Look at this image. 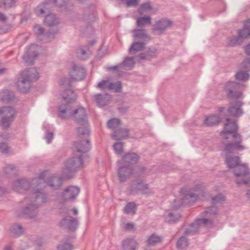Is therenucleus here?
<instances>
[{
  "label": "nucleus",
  "instance_id": "nucleus-52",
  "mask_svg": "<svg viewBox=\"0 0 250 250\" xmlns=\"http://www.w3.org/2000/svg\"><path fill=\"white\" fill-rule=\"evenodd\" d=\"M240 68L242 69H246L247 71L250 70V59L246 58L240 64Z\"/></svg>",
  "mask_w": 250,
  "mask_h": 250
},
{
  "label": "nucleus",
  "instance_id": "nucleus-25",
  "mask_svg": "<svg viewBox=\"0 0 250 250\" xmlns=\"http://www.w3.org/2000/svg\"><path fill=\"white\" fill-rule=\"evenodd\" d=\"M129 130L126 128L119 127L115 130L111 135L112 139L116 140H121L128 138Z\"/></svg>",
  "mask_w": 250,
  "mask_h": 250
},
{
  "label": "nucleus",
  "instance_id": "nucleus-48",
  "mask_svg": "<svg viewBox=\"0 0 250 250\" xmlns=\"http://www.w3.org/2000/svg\"><path fill=\"white\" fill-rule=\"evenodd\" d=\"M11 230L13 233L20 235L23 232L24 229L21 225L14 224L12 226Z\"/></svg>",
  "mask_w": 250,
  "mask_h": 250
},
{
  "label": "nucleus",
  "instance_id": "nucleus-3",
  "mask_svg": "<svg viewBox=\"0 0 250 250\" xmlns=\"http://www.w3.org/2000/svg\"><path fill=\"white\" fill-rule=\"evenodd\" d=\"M39 78L38 73L35 68H30L23 71L16 83L18 89L22 93H26L31 87V83Z\"/></svg>",
  "mask_w": 250,
  "mask_h": 250
},
{
  "label": "nucleus",
  "instance_id": "nucleus-20",
  "mask_svg": "<svg viewBox=\"0 0 250 250\" xmlns=\"http://www.w3.org/2000/svg\"><path fill=\"white\" fill-rule=\"evenodd\" d=\"M231 106L229 108L228 112L229 116L239 117L243 114L241 106L243 103L240 101H236L230 103Z\"/></svg>",
  "mask_w": 250,
  "mask_h": 250
},
{
  "label": "nucleus",
  "instance_id": "nucleus-19",
  "mask_svg": "<svg viewBox=\"0 0 250 250\" xmlns=\"http://www.w3.org/2000/svg\"><path fill=\"white\" fill-rule=\"evenodd\" d=\"M85 70L81 66L73 64L72 70L69 74L72 79L75 81H81L83 80L85 76Z\"/></svg>",
  "mask_w": 250,
  "mask_h": 250
},
{
  "label": "nucleus",
  "instance_id": "nucleus-4",
  "mask_svg": "<svg viewBox=\"0 0 250 250\" xmlns=\"http://www.w3.org/2000/svg\"><path fill=\"white\" fill-rule=\"evenodd\" d=\"M83 155L77 154L74 152L73 155L68 159L62 171V176L65 178H72L73 173L83 165Z\"/></svg>",
  "mask_w": 250,
  "mask_h": 250
},
{
  "label": "nucleus",
  "instance_id": "nucleus-21",
  "mask_svg": "<svg viewBox=\"0 0 250 250\" xmlns=\"http://www.w3.org/2000/svg\"><path fill=\"white\" fill-rule=\"evenodd\" d=\"M29 182L25 179H20L15 181L13 185V189L19 193H23L30 188Z\"/></svg>",
  "mask_w": 250,
  "mask_h": 250
},
{
  "label": "nucleus",
  "instance_id": "nucleus-14",
  "mask_svg": "<svg viewBox=\"0 0 250 250\" xmlns=\"http://www.w3.org/2000/svg\"><path fill=\"white\" fill-rule=\"evenodd\" d=\"M75 121L81 125H87V114L85 109L80 106L76 109H73L72 117Z\"/></svg>",
  "mask_w": 250,
  "mask_h": 250
},
{
  "label": "nucleus",
  "instance_id": "nucleus-6",
  "mask_svg": "<svg viewBox=\"0 0 250 250\" xmlns=\"http://www.w3.org/2000/svg\"><path fill=\"white\" fill-rule=\"evenodd\" d=\"M226 162L229 168H233L234 174L237 177H240L248 172V166L243 164L238 156H228L226 158Z\"/></svg>",
  "mask_w": 250,
  "mask_h": 250
},
{
  "label": "nucleus",
  "instance_id": "nucleus-45",
  "mask_svg": "<svg viewBox=\"0 0 250 250\" xmlns=\"http://www.w3.org/2000/svg\"><path fill=\"white\" fill-rule=\"evenodd\" d=\"M113 85L112 83H110L108 80H102L97 84V88L102 90L108 89L110 90Z\"/></svg>",
  "mask_w": 250,
  "mask_h": 250
},
{
  "label": "nucleus",
  "instance_id": "nucleus-37",
  "mask_svg": "<svg viewBox=\"0 0 250 250\" xmlns=\"http://www.w3.org/2000/svg\"><path fill=\"white\" fill-rule=\"evenodd\" d=\"M0 100L3 102L8 103L14 99V94L8 90H4L0 93Z\"/></svg>",
  "mask_w": 250,
  "mask_h": 250
},
{
  "label": "nucleus",
  "instance_id": "nucleus-26",
  "mask_svg": "<svg viewBox=\"0 0 250 250\" xmlns=\"http://www.w3.org/2000/svg\"><path fill=\"white\" fill-rule=\"evenodd\" d=\"M139 156L135 153H128L124 155L123 158L119 161H123V163L125 165L135 164L139 161Z\"/></svg>",
  "mask_w": 250,
  "mask_h": 250
},
{
  "label": "nucleus",
  "instance_id": "nucleus-7",
  "mask_svg": "<svg viewBox=\"0 0 250 250\" xmlns=\"http://www.w3.org/2000/svg\"><path fill=\"white\" fill-rule=\"evenodd\" d=\"M16 115L17 112L13 107L9 106L0 107V125L2 128L4 129H7L9 128L14 122Z\"/></svg>",
  "mask_w": 250,
  "mask_h": 250
},
{
  "label": "nucleus",
  "instance_id": "nucleus-38",
  "mask_svg": "<svg viewBox=\"0 0 250 250\" xmlns=\"http://www.w3.org/2000/svg\"><path fill=\"white\" fill-rule=\"evenodd\" d=\"M189 241L185 236H181L177 241L176 246L179 250H183L188 246Z\"/></svg>",
  "mask_w": 250,
  "mask_h": 250
},
{
  "label": "nucleus",
  "instance_id": "nucleus-2",
  "mask_svg": "<svg viewBox=\"0 0 250 250\" xmlns=\"http://www.w3.org/2000/svg\"><path fill=\"white\" fill-rule=\"evenodd\" d=\"M46 194L42 192L41 190L35 191L31 199V204H28L23 210V215L26 218H34L38 213V208L41 204L46 201Z\"/></svg>",
  "mask_w": 250,
  "mask_h": 250
},
{
  "label": "nucleus",
  "instance_id": "nucleus-17",
  "mask_svg": "<svg viewBox=\"0 0 250 250\" xmlns=\"http://www.w3.org/2000/svg\"><path fill=\"white\" fill-rule=\"evenodd\" d=\"M37 56V46L32 45L28 47L22 58L27 65H30L33 64L34 59Z\"/></svg>",
  "mask_w": 250,
  "mask_h": 250
},
{
  "label": "nucleus",
  "instance_id": "nucleus-54",
  "mask_svg": "<svg viewBox=\"0 0 250 250\" xmlns=\"http://www.w3.org/2000/svg\"><path fill=\"white\" fill-rule=\"evenodd\" d=\"M127 7L136 6L139 5L140 0H121Z\"/></svg>",
  "mask_w": 250,
  "mask_h": 250
},
{
  "label": "nucleus",
  "instance_id": "nucleus-24",
  "mask_svg": "<svg viewBox=\"0 0 250 250\" xmlns=\"http://www.w3.org/2000/svg\"><path fill=\"white\" fill-rule=\"evenodd\" d=\"M138 243L134 238H127L122 242L123 250H136Z\"/></svg>",
  "mask_w": 250,
  "mask_h": 250
},
{
  "label": "nucleus",
  "instance_id": "nucleus-53",
  "mask_svg": "<svg viewBox=\"0 0 250 250\" xmlns=\"http://www.w3.org/2000/svg\"><path fill=\"white\" fill-rule=\"evenodd\" d=\"M72 248V245L67 242L60 244L57 247L58 250H71Z\"/></svg>",
  "mask_w": 250,
  "mask_h": 250
},
{
  "label": "nucleus",
  "instance_id": "nucleus-39",
  "mask_svg": "<svg viewBox=\"0 0 250 250\" xmlns=\"http://www.w3.org/2000/svg\"><path fill=\"white\" fill-rule=\"evenodd\" d=\"M137 209L136 205L134 202H129L125 207L124 212L127 214L134 215Z\"/></svg>",
  "mask_w": 250,
  "mask_h": 250
},
{
  "label": "nucleus",
  "instance_id": "nucleus-18",
  "mask_svg": "<svg viewBox=\"0 0 250 250\" xmlns=\"http://www.w3.org/2000/svg\"><path fill=\"white\" fill-rule=\"evenodd\" d=\"M80 192V188L76 186H70L66 188L62 195V197L65 201L74 200Z\"/></svg>",
  "mask_w": 250,
  "mask_h": 250
},
{
  "label": "nucleus",
  "instance_id": "nucleus-29",
  "mask_svg": "<svg viewBox=\"0 0 250 250\" xmlns=\"http://www.w3.org/2000/svg\"><path fill=\"white\" fill-rule=\"evenodd\" d=\"M132 32L134 33V37L137 39L143 40L145 41L150 40V37L146 33V31L144 29H135Z\"/></svg>",
  "mask_w": 250,
  "mask_h": 250
},
{
  "label": "nucleus",
  "instance_id": "nucleus-10",
  "mask_svg": "<svg viewBox=\"0 0 250 250\" xmlns=\"http://www.w3.org/2000/svg\"><path fill=\"white\" fill-rule=\"evenodd\" d=\"M214 225V222L212 219L207 218H200L196 220L195 223H192L190 225L189 229H187L184 232L185 235L193 234L196 233L199 228L202 225H206L208 227H212Z\"/></svg>",
  "mask_w": 250,
  "mask_h": 250
},
{
  "label": "nucleus",
  "instance_id": "nucleus-42",
  "mask_svg": "<svg viewBox=\"0 0 250 250\" xmlns=\"http://www.w3.org/2000/svg\"><path fill=\"white\" fill-rule=\"evenodd\" d=\"M240 177H243L242 180H240L238 178L239 177H237L235 180L236 183L238 185H240L243 183L250 187V173H249V170H248L247 174L242 175Z\"/></svg>",
  "mask_w": 250,
  "mask_h": 250
},
{
  "label": "nucleus",
  "instance_id": "nucleus-13",
  "mask_svg": "<svg viewBox=\"0 0 250 250\" xmlns=\"http://www.w3.org/2000/svg\"><path fill=\"white\" fill-rule=\"evenodd\" d=\"M172 25V21L167 18H163L155 22L152 31L157 34H163L168 28Z\"/></svg>",
  "mask_w": 250,
  "mask_h": 250
},
{
  "label": "nucleus",
  "instance_id": "nucleus-9",
  "mask_svg": "<svg viewBox=\"0 0 250 250\" xmlns=\"http://www.w3.org/2000/svg\"><path fill=\"white\" fill-rule=\"evenodd\" d=\"M118 176L121 183H124L130 178L133 172V168L130 165H125L123 161H118Z\"/></svg>",
  "mask_w": 250,
  "mask_h": 250
},
{
  "label": "nucleus",
  "instance_id": "nucleus-51",
  "mask_svg": "<svg viewBox=\"0 0 250 250\" xmlns=\"http://www.w3.org/2000/svg\"><path fill=\"white\" fill-rule=\"evenodd\" d=\"M114 149L118 154H122L123 153V143L122 142L116 143L114 146Z\"/></svg>",
  "mask_w": 250,
  "mask_h": 250
},
{
  "label": "nucleus",
  "instance_id": "nucleus-50",
  "mask_svg": "<svg viewBox=\"0 0 250 250\" xmlns=\"http://www.w3.org/2000/svg\"><path fill=\"white\" fill-rule=\"evenodd\" d=\"M3 170L6 174H16L17 172L16 167L11 165L6 166L4 168Z\"/></svg>",
  "mask_w": 250,
  "mask_h": 250
},
{
  "label": "nucleus",
  "instance_id": "nucleus-8",
  "mask_svg": "<svg viewBox=\"0 0 250 250\" xmlns=\"http://www.w3.org/2000/svg\"><path fill=\"white\" fill-rule=\"evenodd\" d=\"M128 190L131 194L135 195L139 193L150 195L153 194L154 191L150 189L148 184L144 183L141 180H135L131 181Z\"/></svg>",
  "mask_w": 250,
  "mask_h": 250
},
{
  "label": "nucleus",
  "instance_id": "nucleus-15",
  "mask_svg": "<svg viewBox=\"0 0 250 250\" xmlns=\"http://www.w3.org/2000/svg\"><path fill=\"white\" fill-rule=\"evenodd\" d=\"M91 148L90 141L88 139L78 141L74 143L73 150L77 154H82L88 152Z\"/></svg>",
  "mask_w": 250,
  "mask_h": 250
},
{
  "label": "nucleus",
  "instance_id": "nucleus-46",
  "mask_svg": "<svg viewBox=\"0 0 250 250\" xmlns=\"http://www.w3.org/2000/svg\"><path fill=\"white\" fill-rule=\"evenodd\" d=\"M249 77L250 74L247 71L240 70L235 74L236 79L240 81H247Z\"/></svg>",
  "mask_w": 250,
  "mask_h": 250
},
{
  "label": "nucleus",
  "instance_id": "nucleus-56",
  "mask_svg": "<svg viewBox=\"0 0 250 250\" xmlns=\"http://www.w3.org/2000/svg\"><path fill=\"white\" fill-rule=\"evenodd\" d=\"M72 81L68 78H63L60 80V84L66 87L71 86Z\"/></svg>",
  "mask_w": 250,
  "mask_h": 250
},
{
  "label": "nucleus",
  "instance_id": "nucleus-40",
  "mask_svg": "<svg viewBox=\"0 0 250 250\" xmlns=\"http://www.w3.org/2000/svg\"><path fill=\"white\" fill-rule=\"evenodd\" d=\"M151 23V18L149 16L141 17L137 19L136 24L138 27H143L146 24Z\"/></svg>",
  "mask_w": 250,
  "mask_h": 250
},
{
  "label": "nucleus",
  "instance_id": "nucleus-5",
  "mask_svg": "<svg viewBox=\"0 0 250 250\" xmlns=\"http://www.w3.org/2000/svg\"><path fill=\"white\" fill-rule=\"evenodd\" d=\"M44 179L42 174L39 177L32 180V185L34 187H40V188L36 190H41L42 192H43L41 188L45 187L46 185L50 187L52 189L56 190L58 189L63 183L62 179L59 176H51L46 182H45Z\"/></svg>",
  "mask_w": 250,
  "mask_h": 250
},
{
  "label": "nucleus",
  "instance_id": "nucleus-28",
  "mask_svg": "<svg viewBox=\"0 0 250 250\" xmlns=\"http://www.w3.org/2000/svg\"><path fill=\"white\" fill-rule=\"evenodd\" d=\"M238 36L243 42L244 40L250 36V19L247 20L244 24V28L237 31Z\"/></svg>",
  "mask_w": 250,
  "mask_h": 250
},
{
  "label": "nucleus",
  "instance_id": "nucleus-35",
  "mask_svg": "<svg viewBox=\"0 0 250 250\" xmlns=\"http://www.w3.org/2000/svg\"><path fill=\"white\" fill-rule=\"evenodd\" d=\"M162 241V237L159 235L153 233L147 238L146 243L148 246H154Z\"/></svg>",
  "mask_w": 250,
  "mask_h": 250
},
{
  "label": "nucleus",
  "instance_id": "nucleus-43",
  "mask_svg": "<svg viewBox=\"0 0 250 250\" xmlns=\"http://www.w3.org/2000/svg\"><path fill=\"white\" fill-rule=\"evenodd\" d=\"M121 124V121L117 118H113L109 120L107 122V126L108 128L112 129L114 131L119 128Z\"/></svg>",
  "mask_w": 250,
  "mask_h": 250
},
{
  "label": "nucleus",
  "instance_id": "nucleus-44",
  "mask_svg": "<svg viewBox=\"0 0 250 250\" xmlns=\"http://www.w3.org/2000/svg\"><path fill=\"white\" fill-rule=\"evenodd\" d=\"M242 39L238 36H233L228 38V44L229 46H234L242 43Z\"/></svg>",
  "mask_w": 250,
  "mask_h": 250
},
{
  "label": "nucleus",
  "instance_id": "nucleus-34",
  "mask_svg": "<svg viewBox=\"0 0 250 250\" xmlns=\"http://www.w3.org/2000/svg\"><path fill=\"white\" fill-rule=\"evenodd\" d=\"M217 208L216 207L212 206L207 208L206 210L202 213L203 216L208 218H214L217 214ZM208 219H209L208 218Z\"/></svg>",
  "mask_w": 250,
  "mask_h": 250
},
{
  "label": "nucleus",
  "instance_id": "nucleus-60",
  "mask_svg": "<svg viewBox=\"0 0 250 250\" xmlns=\"http://www.w3.org/2000/svg\"><path fill=\"white\" fill-rule=\"evenodd\" d=\"M12 26L10 24H7L0 26V34H5L11 28Z\"/></svg>",
  "mask_w": 250,
  "mask_h": 250
},
{
  "label": "nucleus",
  "instance_id": "nucleus-11",
  "mask_svg": "<svg viewBox=\"0 0 250 250\" xmlns=\"http://www.w3.org/2000/svg\"><path fill=\"white\" fill-rule=\"evenodd\" d=\"M47 2H44L42 5H38L35 9L36 14L39 16L49 12L51 4H57L61 6L68 0H46Z\"/></svg>",
  "mask_w": 250,
  "mask_h": 250
},
{
  "label": "nucleus",
  "instance_id": "nucleus-22",
  "mask_svg": "<svg viewBox=\"0 0 250 250\" xmlns=\"http://www.w3.org/2000/svg\"><path fill=\"white\" fill-rule=\"evenodd\" d=\"M71 106L69 104H62L59 106L58 116L62 119H68L72 117Z\"/></svg>",
  "mask_w": 250,
  "mask_h": 250
},
{
  "label": "nucleus",
  "instance_id": "nucleus-36",
  "mask_svg": "<svg viewBox=\"0 0 250 250\" xmlns=\"http://www.w3.org/2000/svg\"><path fill=\"white\" fill-rule=\"evenodd\" d=\"M146 43L144 42H134L129 49V52L131 54H134L144 48Z\"/></svg>",
  "mask_w": 250,
  "mask_h": 250
},
{
  "label": "nucleus",
  "instance_id": "nucleus-31",
  "mask_svg": "<svg viewBox=\"0 0 250 250\" xmlns=\"http://www.w3.org/2000/svg\"><path fill=\"white\" fill-rule=\"evenodd\" d=\"M44 22L48 26H54L60 23V20L55 15L51 14L45 17Z\"/></svg>",
  "mask_w": 250,
  "mask_h": 250
},
{
  "label": "nucleus",
  "instance_id": "nucleus-62",
  "mask_svg": "<svg viewBox=\"0 0 250 250\" xmlns=\"http://www.w3.org/2000/svg\"><path fill=\"white\" fill-rule=\"evenodd\" d=\"M0 151L3 153H7L8 152V146L7 144L2 143L0 144Z\"/></svg>",
  "mask_w": 250,
  "mask_h": 250
},
{
  "label": "nucleus",
  "instance_id": "nucleus-33",
  "mask_svg": "<svg viewBox=\"0 0 250 250\" xmlns=\"http://www.w3.org/2000/svg\"><path fill=\"white\" fill-rule=\"evenodd\" d=\"M221 121V118L217 115H211L207 117L205 120V124L207 126H212L217 125Z\"/></svg>",
  "mask_w": 250,
  "mask_h": 250
},
{
  "label": "nucleus",
  "instance_id": "nucleus-12",
  "mask_svg": "<svg viewBox=\"0 0 250 250\" xmlns=\"http://www.w3.org/2000/svg\"><path fill=\"white\" fill-rule=\"evenodd\" d=\"M238 83L234 82H229L226 83L225 87V90L227 93V96L229 99H238L242 93L237 91L239 88Z\"/></svg>",
  "mask_w": 250,
  "mask_h": 250
},
{
  "label": "nucleus",
  "instance_id": "nucleus-27",
  "mask_svg": "<svg viewBox=\"0 0 250 250\" xmlns=\"http://www.w3.org/2000/svg\"><path fill=\"white\" fill-rule=\"evenodd\" d=\"M158 53V50L154 47L149 48L147 50L139 55V58L141 60H150L157 56Z\"/></svg>",
  "mask_w": 250,
  "mask_h": 250
},
{
  "label": "nucleus",
  "instance_id": "nucleus-59",
  "mask_svg": "<svg viewBox=\"0 0 250 250\" xmlns=\"http://www.w3.org/2000/svg\"><path fill=\"white\" fill-rule=\"evenodd\" d=\"M34 33L38 35H43L44 32L43 28L40 25H36L33 28Z\"/></svg>",
  "mask_w": 250,
  "mask_h": 250
},
{
  "label": "nucleus",
  "instance_id": "nucleus-49",
  "mask_svg": "<svg viewBox=\"0 0 250 250\" xmlns=\"http://www.w3.org/2000/svg\"><path fill=\"white\" fill-rule=\"evenodd\" d=\"M152 9L151 4L150 2L143 3L140 6L138 9V12L140 15L143 14V12L145 11H150Z\"/></svg>",
  "mask_w": 250,
  "mask_h": 250
},
{
  "label": "nucleus",
  "instance_id": "nucleus-55",
  "mask_svg": "<svg viewBox=\"0 0 250 250\" xmlns=\"http://www.w3.org/2000/svg\"><path fill=\"white\" fill-rule=\"evenodd\" d=\"M213 204L221 203L225 200V198L221 194H218L213 197L212 199Z\"/></svg>",
  "mask_w": 250,
  "mask_h": 250
},
{
  "label": "nucleus",
  "instance_id": "nucleus-41",
  "mask_svg": "<svg viewBox=\"0 0 250 250\" xmlns=\"http://www.w3.org/2000/svg\"><path fill=\"white\" fill-rule=\"evenodd\" d=\"M82 126L78 128V133L80 137L87 138L89 135V130L86 125H82Z\"/></svg>",
  "mask_w": 250,
  "mask_h": 250
},
{
  "label": "nucleus",
  "instance_id": "nucleus-58",
  "mask_svg": "<svg viewBox=\"0 0 250 250\" xmlns=\"http://www.w3.org/2000/svg\"><path fill=\"white\" fill-rule=\"evenodd\" d=\"M168 216L169 218V221L173 222H176L181 217V215L179 214L173 213H169Z\"/></svg>",
  "mask_w": 250,
  "mask_h": 250
},
{
  "label": "nucleus",
  "instance_id": "nucleus-57",
  "mask_svg": "<svg viewBox=\"0 0 250 250\" xmlns=\"http://www.w3.org/2000/svg\"><path fill=\"white\" fill-rule=\"evenodd\" d=\"M122 227L126 231H131L134 230L135 225L133 223H124Z\"/></svg>",
  "mask_w": 250,
  "mask_h": 250
},
{
  "label": "nucleus",
  "instance_id": "nucleus-63",
  "mask_svg": "<svg viewBox=\"0 0 250 250\" xmlns=\"http://www.w3.org/2000/svg\"><path fill=\"white\" fill-rule=\"evenodd\" d=\"M3 4L6 7H12L15 5V0H3Z\"/></svg>",
  "mask_w": 250,
  "mask_h": 250
},
{
  "label": "nucleus",
  "instance_id": "nucleus-61",
  "mask_svg": "<svg viewBox=\"0 0 250 250\" xmlns=\"http://www.w3.org/2000/svg\"><path fill=\"white\" fill-rule=\"evenodd\" d=\"M113 85L112 86V88H110V90H115V92H120L122 89V84L120 82H117L115 83H113Z\"/></svg>",
  "mask_w": 250,
  "mask_h": 250
},
{
  "label": "nucleus",
  "instance_id": "nucleus-30",
  "mask_svg": "<svg viewBox=\"0 0 250 250\" xmlns=\"http://www.w3.org/2000/svg\"><path fill=\"white\" fill-rule=\"evenodd\" d=\"M198 198V196L192 192H188L185 193L182 198V203L183 204L189 205L194 203Z\"/></svg>",
  "mask_w": 250,
  "mask_h": 250
},
{
  "label": "nucleus",
  "instance_id": "nucleus-64",
  "mask_svg": "<svg viewBox=\"0 0 250 250\" xmlns=\"http://www.w3.org/2000/svg\"><path fill=\"white\" fill-rule=\"evenodd\" d=\"M45 138L48 143H50L53 138V134L52 132H47L45 134Z\"/></svg>",
  "mask_w": 250,
  "mask_h": 250
},
{
  "label": "nucleus",
  "instance_id": "nucleus-1",
  "mask_svg": "<svg viewBox=\"0 0 250 250\" xmlns=\"http://www.w3.org/2000/svg\"><path fill=\"white\" fill-rule=\"evenodd\" d=\"M226 121L224 128L220 132L225 153H233L236 150H244L245 146L242 145L241 135L238 133V126L236 120L227 118Z\"/></svg>",
  "mask_w": 250,
  "mask_h": 250
},
{
  "label": "nucleus",
  "instance_id": "nucleus-23",
  "mask_svg": "<svg viewBox=\"0 0 250 250\" xmlns=\"http://www.w3.org/2000/svg\"><path fill=\"white\" fill-rule=\"evenodd\" d=\"M94 97L97 105L100 107L108 104L111 101V96L107 93L96 94Z\"/></svg>",
  "mask_w": 250,
  "mask_h": 250
},
{
  "label": "nucleus",
  "instance_id": "nucleus-32",
  "mask_svg": "<svg viewBox=\"0 0 250 250\" xmlns=\"http://www.w3.org/2000/svg\"><path fill=\"white\" fill-rule=\"evenodd\" d=\"M62 96L65 101L69 103L74 102L76 99V95L72 90L69 89L64 90Z\"/></svg>",
  "mask_w": 250,
  "mask_h": 250
},
{
  "label": "nucleus",
  "instance_id": "nucleus-16",
  "mask_svg": "<svg viewBox=\"0 0 250 250\" xmlns=\"http://www.w3.org/2000/svg\"><path fill=\"white\" fill-rule=\"evenodd\" d=\"M59 225L62 228L74 231L78 227V222L77 218L71 216H66L62 219Z\"/></svg>",
  "mask_w": 250,
  "mask_h": 250
},
{
  "label": "nucleus",
  "instance_id": "nucleus-47",
  "mask_svg": "<svg viewBox=\"0 0 250 250\" xmlns=\"http://www.w3.org/2000/svg\"><path fill=\"white\" fill-rule=\"evenodd\" d=\"M134 61L133 57L126 58L123 62V65L125 69H131L134 66Z\"/></svg>",
  "mask_w": 250,
  "mask_h": 250
}]
</instances>
